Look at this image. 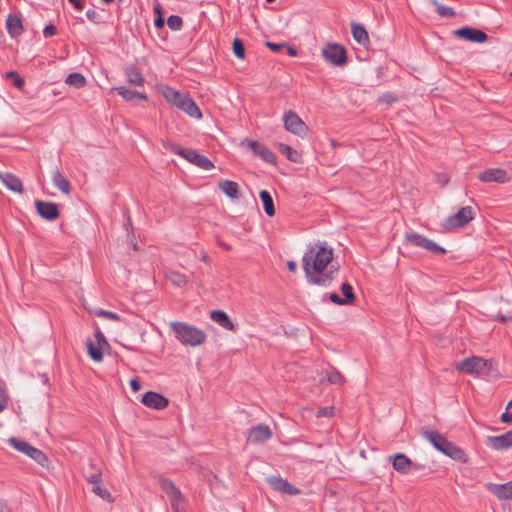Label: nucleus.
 I'll use <instances>...</instances> for the list:
<instances>
[{
    "label": "nucleus",
    "mask_w": 512,
    "mask_h": 512,
    "mask_svg": "<svg viewBox=\"0 0 512 512\" xmlns=\"http://www.w3.org/2000/svg\"><path fill=\"white\" fill-rule=\"evenodd\" d=\"M333 249L327 242H317L309 245L302 258V268L307 282L328 287L335 279L339 266L332 264Z\"/></svg>",
    "instance_id": "obj_1"
},
{
    "label": "nucleus",
    "mask_w": 512,
    "mask_h": 512,
    "mask_svg": "<svg viewBox=\"0 0 512 512\" xmlns=\"http://www.w3.org/2000/svg\"><path fill=\"white\" fill-rule=\"evenodd\" d=\"M422 436L444 455L462 463L467 462L468 459L466 453L460 447L448 441L437 431L425 430L422 432Z\"/></svg>",
    "instance_id": "obj_2"
},
{
    "label": "nucleus",
    "mask_w": 512,
    "mask_h": 512,
    "mask_svg": "<svg viewBox=\"0 0 512 512\" xmlns=\"http://www.w3.org/2000/svg\"><path fill=\"white\" fill-rule=\"evenodd\" d=\"M175 337L183 344L192 347L202 345L207 339L206 333L196 326L184 322H171Z\"/></svg>",
    "instance_id": "obj_3"
},
{
    "label": "nucleus",
    "mask_w": 512,
    "mask_h": 512,
    "mask_svg": "<svg viewBox=\"0 0 512 512\" xmlns=\"http://www.w3.org/2000/svg\"><path fill=\"white\" fill-rule=\"evenodd\" d=\"M8 443L17 451L22 452L33 459L37 464L44 468H49V459L40 449L30 445L27 441L11 437L8 439Z\"/></svg>",
    "instance_id": "obj_4"
},
{
    "label": "nucleus",
    "mask_w": 512,
    "mask_h": 512,
    "mask_svg": "<svg viewBox=\"0 0 512 512\" xmlns=\"http://www.w3.org/2000/svg\"><path fill=\"white\" fill-rule=\"evenodd\" d=\"M321 54L325 61L334 66L342 67L346 65L348 61L345 47L338 43L326 44L323 47Z\"/></svg>",
    "instance_id": "obj_5"
},
{
    "label": "nucleus",
    "mask_w": 512,
    "mask_h": 512,
    "mask_svg": "<svg viewBox=\"0 0 512 512\" xmlns=\"http://www.w3.org/2000/svg\"><path fill=\"white\" fill-rule=\"evenodd\" d=\"M474 211L470 206L462 207L457 213L446 218L442 224L444 231H452L461 228L474 219Z\"/></svg>",
    "instance_id": "obj_6"
},
{
    "label": "nucleus",
    "mask_w": 512,
    "mask_h": 512,
    "mask_svg": "<svg viewBox=\"0 0 512 512\" xmlns=\"http://www.w3.org/2000/svg\"><path fill=\"white\" fill-rule=\"evenodd\" d=\"M405 239L408 243L416 247L423 248L433 255H443L446 253V249L444 247L416 232L406 233Z\"/></svg>",
    "instance_id": "obj_7"
},
{
    "label": "nucleus",
    "mask_w": 512,
    "mask_h": 512,
    "mask_svg": "<svg viewBox=\"0 0 512 512\" xmlns=\"http://www.w3.org/2000/svg\"><path fill=\"white\" fill-rule=\"evenodd\" d=\"M492 363L480 357L465 358L456 365L457 370L468 374H483L488 372Z\"/></svg>",
    "instance_id": "obj_8"
},
{
    "label": "nucleus",
    "mask_w": 512,
    "mask_h": 512,
    "mask_svg": "<svg viewBox=\"0 0 512 512\" xmlns=\"http://www.w3.org/2000/svg\"><path fill=\"white\" fill-rule=\"evenodd\" d=\"M283 121L285 129L294 135L303 137L308 132L305 122L292 110L284 114Z\"/></svg>",
    "instance_id": "obj_9"
},
{
    "label": "nucleus",
    "mask_w": 512,
    "mask_h": 512,
    "mask_svg": "<svg viewBox=\"0 0 512 512\" xmlns=\"http://www.w3.org/2000/svg\"><path fill=\"white\" fill-rule=\"evenodd\" d=\"M454 35L460 39L473 42V43H484L488 36L482 30L464 26L454 31Z\"/></svg>",
    "instance_id": "obj_10"
},
{
    "label": "nucleus",
    "mask_w": 512,
    "mask_h": 512,
    "mask_svg": "<svg viewBox=\"0 0 512 512\" xmlns=\"http://www.w3.org/2000/svg\"><path fill=\"white\" fill-rule=\"evenodd\" d=\"M272 437V430L266 424H258L248 430L247 442L258 444L268 441Z\"/></svg>",
    "instance_id": "obj_11"
},
{
    "label": "nucleus",
    "mask_w": 512,
    "mask_h": 512,
    "mask_svg": "<svg viewBox=\"0 0 512 512\" xmlns=\"http://www.w3.org/2000/svg\"><path fill=\"white\" fill-rule=\"evenodd\" d=\"M180 110L184 111L190 117L201 119L202 113L200 108L197 106L196 102L192 99V97L188 93H183L181 98H179L178 102L175 105Z\"/></svg>",
    "instance_id": "obj_12"
},
{
    "label": "nucleus",
    "mask_w": 512,
    "mask_h": 512,
    "mask_svg": "<svg viewBox=\"0 0 512 512\" xmlns=\"http://www.w3.org/2000/svg\"><path fill=\"white\" fill-rule=\"evenodd\" d=\"M389 459L392 462V467L399 473L406 474L410 470H418L420 465L413 463L405 454L397 453L394 456H390Z\"/></svg>",
    "instance_id": "obj_13"
},
{
    "label": "nucleus",
    "mask_w": 512,
    "mask_h": 512,
    "mask_svg": "<svg viewBox=\"0 0 512 512\" xmlns=\"http://www.w3.org/2000/svg\"><path fill=\"white\" fill-rule=\"evenodd\" d=\"M485 442L493 450H507L512 447V430L499 436H487Z\"/></svg>",
    "instance_id": "obj_14"
},
{
    "label": "nucleus",
    "mask_w": 512,
    "mask_h": 512,
    "mask_svg": "<svg viewBox=\"0 0 512 512\" xmlns=\"http://www.w3.org/2000/svg\"><path fill=\"white\" fill-rule=\"evenodd\" d=\"M35 207L37 213L45 220L54 221L60 216L58 205L54 202L36 200Z\"/></svg>",
    "instance_id": "obj_15"
},
{
    "label": "nucleus",
    "mask_w": 512,
    "mask_h": 512,
    "mask_svg": "<svg viewBox=\"0 0 512 512\" xmlns=\"http://www.w3.org/2000/svg\"><path fill=\"white\" fill-rule=\"evenodd\" d=\"M269 485L276 491L287 495H298L300 490L292 485L288 480L280 476H272L267 478Z\"/></svg>",
    "instance_id": "obj_16"
},
{
    "label": "nucleus",
    "mask_w": 512,
    "mask_h": 512,
    "mask_svg": "<svg viewBox=\"0 0 512 512\" xmlns=\"http://www.w3.org/2000/svg\"><path fill=\"white\" fill-rule=\"evenodd\" d=\"M183 158L204 170H210L214 167V164L210 159H208L205 155L198 153L192 148H187L184 151Z\"/></svg>",
    "instance_id": "obj_17"
},
{
    "label": "nucleus",
    "mask_w": 512,
    "mask_h": 512,
    "mask_svg": "<svg viewBox=\"0 0 512 512\" xmlns=\"http://www.w3.org/2000/svg\"><path fill=\"white\" fill-rule=\"evenodd\" d=\"M142 403L149 408L161 410L168 406L169 401L157 392L148 391L142 396Z\"/></svg>",
    "instance_id": "obj_18"
},
{
    "label": "nucleus",
    "mask_w": 512,
    "mask_h": 512,
    "mask_svg": "<svg viewBox=\"0 0 512 512\" xmlns=\"http://www.w3.org/2000/svg\"><path fill=\"white\" fill-rule=\"evenodd\" d=\"M249 148L253 151V153L260 157L263 161L276 164V156L275 154L268 149L265 145L259 143L258 141H248Z\"/></svg>",
    "instance_id": "obj_19"
},
{
    "label": "nucleus",
    "mask_w": 512,
    "mask_h": 512,
    "mask_svg": "<svg viewBox=\"0 0 512 512\" xmlns=\"http://www.w3.org/2000/svg\"><path fill=\"white\" fill-rule=\"evenodd\" d=\"M487 489L500 500H512V480L504 484L488 483Z\"/></svg>",
    "instance_id": "obj_20"
},
{
    "label": "nucleus",
    "mask_w": 512,
    "mask_h": 512,
    "mask_svg": "<svg viewBox=\"0 0 512 512\" xmlns=\"http://www.w3.org/2000/svg\"><path fill=\"white\" fill-rule=\"evenodd\" d=\"M0 181L3 183L4 186H6L7 189L13 192L20 194L24 192L21 179L10 172L0 171Z\"/></svg>",
    "instance_id": "obj_21"
},
{
    "label": "nucleus",
    "mask_w": 512,
    "mask_h": 512,
    "mask_svg": "<svg viewBox=\"0 0 512 512\" xmlns=\"http://www.w3.org/2000/svg\"><path fill=\"white\" fill-rule=\"evenodd\" d=\"M478 179L482 182L505 183L507 181V173L503 169H487L479 174Z\"/></svg>",
    "instance_id": "obj_22"
},
{
    "label": "nucleus",
    "mask_w": 512,
    "mask_h": 512,
    "mask_svg": "<svg viewBox=\"0 0 512 512\" xmlns=\"http://www.w3.org/2000/svg\"><path fill=\"white\" fill-rule=\"evenodd\" d=\"M6 29L11 38L19 37L24 31L21 17L9 14L6 19Z\"/></svg>",
    "instance_id": "obj_23"
},
{
    "label": "nucleus",
    "mask_w": 512,
    "mask_h": 512,
    "mask_svg": "<svg viewBox=\"0 0 512 512\" xmlns=\"http://www.w3.org/2000/svg\"><path fill=\"white\" fill-rule=\"evenodd\" d=\"M159 484L162 490L169 496L170 501L175 502L177 499H184L183 494L172 480L161 478Z\"/></svg>",
    "instance_id": "obj_24"
},
{
    "label": "nucleus",
    "mask_w": 512,
    "mask_h": 512,
    "mask_svg": "<svg viewBox=\"0 0 512 512\" xmlns=\"http://www.w3.org/2000/svg\"><path fill=\"white\" fill-rule=\"evenodd\" d=\"M210 318L226 330H236V325L230 320L227 313L222 310H212Z\"/></svg>",
    "instance_id": "obj_25"
},
{
    "label": "nucleus",
    "mask_w": 512,
    "mask_h": 512,
    "mask_svg": "<svg viewBox=\"0 0 512 512\" xmlns=\"http://www.w3.org/2000/svg\"><path fill=\"white\" fill-rule=\"evenodd\" d=\"M351 33H352L353 39L359 45L366 47L369 44L370 40H369L368 32L362 24L352 22L351 23Z\"/></svg>",
    "instance_id": "obj_26"
},
{
    "label": "nucleus",
    "mask_w": 512,
    "mask_h": 512,
    "mask_svg": "<svg viewBox=\"0 0 512 512\" xmlns=\"http://www.w3.org/2000/svg\"><path fill=\"white\" fill-rule=\"evenodd\" d=\"M114 90L126 101L147 100V95L145 93L130 89L125 86L116 87Z\"/></svg>",
    "instance_id": "obj_27"
},
{
    "label": "nucleus",
    "mask_w": 512,
    "mask_h": 512,
    "mask_svg": "<svg viewBox=\"0 0 512 512\" xmlns=\"http://www.w3.org/2000/svg\"><path fill=\"white\" fill-rule=\"evenodd\" d=\"M52 182L64 194H70L72 187L67 177L59 170H55L52 174Z\"/></svg>",
    "instance_id": "obj_28"
},
{
    "label": "nucleus",
    "mask_w": 512,
    "mask_h": 512,
    "mask_svg": "<svg viewBox=\"0 0 512 512\" xmlns=\"http://www.w3.org/2000/svg\"><path fill=\"white\" fill-rule=\"evenodd\" d=\"M127 81L135 86H143L145 79L140 71L135 66H129L125 70Z\"/></svg>",
    "instance_id": "obj_29"
},
{
    "label": "nucleus",
    "mask_w": 512,
    "mask_h": 512,
    "mask_svg": "<svg viewBox=\"0 0 512 512\" xmlns=\"http://www.w3.org/2000/svg\"><path fill=\"white\" fill-rule=\"evenodd\" d=\"M278 150L280 151V153L285 155L289 161L294 163L302 162V155L291 146L284 143H279Z\"/></svg>",
    "instance_id": "obj_30"
},
{
    "label": "nucleus",
    "mask_w": 512,
    "mask_h": 512,
    "mask_svg": "<svg viewBox=\"0 0 512 512\" xmlns=\"http://www.w3.org/2000/svg\"><path fill=\"white\" fill-rule=\"evenodd\" d=\"M220 190L228 197L235 199L239 196L238 184L231 180H224L219 183Z\"/></svg>",
    "instance_id": "obj_31"
},
{
    "label": "nucleus",
    "mask_w": 512,
    "mask_h": 512,
    "mask_svg": "<svg viewBox=\"0 0 512 512\" xmlns=\"http://www.w3.org/2000/svg\"><path fill=\"white\" fill-rule=\"evenodd\" d=\"M166 278L174 286L179 287V288L185 287L188 284L187 276L178 271H174V270L167 271Z\"/></svg>",
    "instance_id": "obj_32"
},
{
    "label": "nucleus",
    "mask_w": 512,
    "mask_h": 512,
    "mask_svg": "<svg viewBox=\"0 0 512 512\" xmlns=\"http://www.w3.org/2000/svg\"><path fill=\"white\" fill-rule=\"evenodd\" d=\"M259 197L263 203L265 213L272 217L275 215V207L271 194L267 190H262L259 193Z\"/></svg>",
    "instance_id": "obj_33"
},
{
    "label": "nucleus",
    "mask_w": 512,
    "mask_h": 512,
    "mask_svg": "<svg viewBox=\"0 0 512 512\" xmlns=\"http://www.w3.org/2000/svg\"><path fill=\"white\" fill-rule=\"evenodd\" d=\"M87 351L92 360L100 362L103 359V348L96 345L91 339L86 342Z\"/></svg>",
    "instance_id": "obj_34"
},
{
    "label": "nucleus",
    "mask_w": 512,
    "mask_h": 512,
    "mask_svg": "<svg viewBox=\"0 0 512 512\" xmlns=\"http://www.w3.org/2000/svg\"><path fill=\"white\" fill-rule=\"evenodd\" d=\"M65 83L79 89L84 87L87 81L81 73L73 72L67 76Z\"/></svg>",
    "instance_id": "obj_35"
},
{
    "label": "nucleus",
    "mask_w": 512,
    "mask_h": 512,
    "mask_svg": "<svg viewBox=\"0 0 512 512\" xmlns=\"http://www.w3.org/2000/svg\"><path fill=\"white\" fill-rule=\"evenodd\" d=\"M341 292L343 294V299L346 305H351L355 301V295L353 293V288L349 283H343L341 285Z\"/></svg>",
    "instance_id": "obj_36"
},
{
    "label": "nucleus",
    "mask_w": 512,
    "mask_h": 512,
    "mask_svg": "<svg viewBox=\"0 0 512 512\" xmlns=\"http://www.w3.org/2000/svg\"><path fill=\"white\" fill-rule=\"evenodd\" d=\"M432 4L436 7V11L440 16L447 18L455 16V11L451 7L442 5L436 0H432Z\"/></svg>",
    "instance_id": "obj_37"
},
{
    "label": "nucleus",
    "mask_w": 512,
    "mask_h": 512,
    "mask_svg": "<svg viewBox=\"0 0 512 512\" xmlns=\"http://www.w3.org/2000/svg\"><path fill=\"white\" fill-rule=\"evenodd\" d=\"M90 468L93 470L92 472H86L85 478L88 482L92 484H99L102 479V472L98 468H94L93 464H90Z\"/></svg>",
    "instance_id": "obj_38"
},
{
    "label": "nucleus",
    "mask_w": 512,
    "mask_h": 512,
    "mask_svg": "<svg viewBox=\"0 0 512 512\" xmlns=\"http://www.w3.org/2000/svg\"><path fill=\"white\" fill-rule=\"evenodd\" d=\"M182 94H183L182 92L177 91L170 87H167L166 90L163 92L165 99L168 102H170L171 104H173L174 106L178 102L179 98H181Z\"/></svg>",
    "instance_id": "obj_39"
},
{
    "label": "nucleus",
    "mask_w": 512,
    "mask_h": 512,
    "mask_svg": "<svg viewBox=\"0 0 512 512\" xmlns=\"http://www.w3.org/2000/svg\"><path fill=\"white\" fill-rule=\"evenodd\" d=\"M234 55L239 59L245 58V46L241 39L235 38L232 43Z\"/></svg>",
    "instance_id": "obj_40"
},
{
    "label": "nucleus",
    "mask_w": 512,
    "mask_h": 512,
    "mask_svg": "<svg viewBox=\"0 0 512 512\" xmlns=\"http://www.w3.org/2000/svg\"><path fill=\"white\" fill-rule=\"evenodd\" d=\"M167 25L171 30L178 31L183 27V20L178 15H170L167 19Z\"/></svg>",
    "instance_id": "obj_41"
},
{
    "label": "nucleus",
    "mask_w": 512,
    "mask_h": 512,
    "mask_svg": "<svg viewBox=\"0 0 512 512\" xmlns=\"http://www.w3.org/2000/svg\"><path fill=\"white\" fill-rule=\"evenodd\" d=\"M92 492L99 496L101 499L112 502L111 494L105 487L94 484L92 487Z\"/></svg>",
    "instance_id": "obj_42"
},
{
    "label": "nucleus",
    "mask_w": 512,
    "mask_h": 512,
    "mask_svg": "<svg viewBox=\"0 0 512 512\" xmlns=\"http://www.w3.org/2000/svg\"><path fill=\"white\" fill-rule=\"evenodd\" d=\"M327 380L331 384L341 385L344 383V377L338 370H331L327 372Z\"/></svg>",
    "instance_id": "obj_43"
},
{
    "label": "nucleus",
    "mask_w": 512,
    "mask_h": 512,
    "mask_svg": "<svg viewBox=\"0 0 512 512\" xmlns=\"http://www.w3.org/2000/svg\"><path fill=\"white\" fill-rule=\"evenodd\" d=\"M5 76L14 80L13 84L16 88L22 89L24 87L25 80L16 71H8Z\"/></svg>",
    "instance_id": "obj_44"
},
{
    "label": "nucleus",
    "mask_w": 512,
    "mask_h": 512,
    "mask_svg": "<svg viewBox=\"0 0 512 512\" xmlns=\"http://www.w3.org/2000/svg\"><path fill=\"white\" fill-rule=\"evenodd\" d=\"M164 147L167 150L171 151L172 153L180 155L181 157L184 156V151L187 149V148H184V147L180 146L177 143L170 142V141L165 142L164 143Z\"/></svg>",
    "instance_id": "obj_45"
},
{
    "label": "nucleus",
    "mask_w": 512,
    "mask_h": 512,
    "mask_svg": "<svg viewBox=\"0 0 512 512\" xmlns=\"http://www.w3.org/2000/svg\"><path fill=\"white\" fill-rule=\"evenodd\" d=\"M96 315L97 316H101V317H105L109 320H113V321H118L120 320V317L118 316V314L114 313V312H111V311H107V310H99L96 312Z\"/></svg>",
    "instance_id": "obj_46"
},
{
    "label": "nucleus",
    "mask_w": 512,
    "mask_h": 512,
    "mask_svg": "<svg viewBox=\"0 0 512 512\" xmlns=\"http://www.w3.org/2000/svg\"><path fill=\"white\" fill-rule=\"evenodd\" d=\"M95 339H96V342L98 346H100V348H106V347H109V344L104 336V334L101 332V331H96L95 332Z\"/></svg>",
    "instance_id": "obj_47"
},
{
    "label": "nucleus",
    "mask_w": 512,
    "mask_h": 512,
    "mask_svg": "<svg viewBox=\"0 0 512 512\" xmlns=\"http://www.w3.org/2000/svg\"><path fill=\"white\" fill-rule=\"evenodd\" d=\"M271 51L279 53L286 47V43H274L267 41L265 44Z\"/></svg>",
    "instance_id": "obj_48"
},
{
    "label": "nucleus",
    "mask_w": 512,
    "mask_h": 512,
    "mask_svg": "<svg viewBox=\"0 0 512 512\" xmlns=\"http://www.w3.org/2000/svg\"><path fill=\"white\" fill-rule=\"evenodd\" d=\"M56 33H57V29H56L55 25H53V24L46 25L43 30V35L46 38L52 37V36L56 35Z\"/></svg>",
    "instance_id": "obj_49"
},
{
    "label": "nucleus",
    "mask_w": 512,
    "mask_h": 512,
    "mask_svg": "<svg viewBox=\"0 0 512 512\" xmlns=\"http://www.w3.org/2000/svg\"><path fill=\"white\" fill-rule=\"evenodd\" d=\"M334 408L333 407H323L319 409L318 415L323 417H331L333 416Z\"/></svg>",
    "instance_id": "obj_50"
},
{
    "label": "nucleus",
    "mask_w": 512,
    "mask_h": 512,
    "mask_svg": "<svg viewBox=\"0 0 512 512\" xmlns=\"http://www.w3.org/2000/svg\"><path fill=\"white\" fill-rule=\"evenodd\" d=\"M329 299H330L333 303H335V304H337V305H346V303L344 302V299H343V298H341L337 293H331V294L329 295Z\"/></svg>",
    "instance_id": "obj_51"
},
{
    "label": "nucleus",
    "mask_w": 512,
    "mask_h": 512,
    "mask_svg": "<svg viewBox=\"0 0 512 512\" xmlns=\"http://www.w3.org/2000/svg\"><path fill=\"white\" fill-rule=\"evenodd\" d=\"M183 500L184 499H177V500H175V502L170 501L171 507L175 512H183V507L181 506V503L183 502Z\"/></svg>",
    "instance_id": "obj_52"
},
{
    "label": "nucleus",
    "mask_w": 512,
    "mask_h": 512,
    "mask_svg": "<svg viewBox=\"0 0 512 512\" xmlns=\"http://www.w3.org/2000/svg\"><path fill=\"white\" fill-rule=\"evenodd\" d=\"M496 319L501 323H506L508 321H512V312L508 313L506 315L504 314H498Z\"/></svg>",
    "instance_id": "obj_53"
},
{
    "label": "nucleus",
    "mask_w": 512,
    "mask_h": 512,
    "mask_svg": "<svg viewBox=\"0 0 512 512\" xmlns=\"http://www.w3.org/2000/svg\"><path fill=\"white\" fill-rule=\"evenodd\" d=\"M86 16L87 18L92 21V22H97V19H98V13L93 10V9H89L86 11Z\"/></svg>",
    "instance_id": "obj_54"
},
{
    "label": "nucleus",
    "mask_w": 512,
    "mask_h": 512,
    "mask_svg": "<svg viewBox=\"0 0 512 512\" xmlns=\"http://www.w3.org/2000/svg\"><path fill=\"white\" fill-rule=\"evenodd\" d=\"M501 421L503 423H512V414L507 409L506 412L501 415Z\"/></svg>",
    "instance_id": "obj_55"
},
{
    "label": "nucleus",
    "mask_w": 512,
    "mask_h": 512,
    "mask_svg": "<svg viewBox=\"0 0 512 512\" xmlns=\"http://www.w3.org/2000/svg\"><path fill=\"white\" fill-rule=\"evenodd\" d=\"M165 21L162 15L157 16L154 20V26L158 29L164 27Z\"/></svg>",
    "instance_id": "obj_56"
},
{
    "label": "nucleus",
    "mask_w": 512,
    "mask_h": 512,
    "mask_svg": "<svg viewBox=\"0 0 512 512\" xmlns=\"http://www.w3.org/2000/svg\"><path fill=\"white\" fill-rule=\"evenodd\" d=\"M130 387H131L132 391L137 392V391L140 390L141 384H140V382L137 379H131L130 380Z\"/></svg>",
    "instance_id": "obj_57"
},
{
    "label": "nucleus",
    "mask_w": 512,
    "mask_h": 512,
    "mask_svg": "<svg viewBox=\"0 0 512 512\" xmlns=\"http://www.w3.org/2000/svg\"><path fill=\"white\" fill-rule=\"evenodd\" d=\"M284 50L287 51V55L290 57H296L298 55L297 49L292 46H288L287 44H286V47L284 48Z\"/></svg>",
    "instance_id": "obj_58"
},
{
    "label": "nucleus",
    "mask_w": 512,
    "mask_h": 512,
    "mask_svg": "<svg viewBox=\"0 0 512 512\" xmlns=\"http://www.w3.org/2000/svg\"><path fill=\"white\" fill-rule=\"evenodd\" d=\"M77 10L81 11L84 8L83 0H68Z\"/></svg>",
    "instance_id": "obj_59"
},
{
    "label": "nucleus",
    "mask_w": 512,
    "mask_h": 512,
    "mask_svg": "<svg viewBox=\"0 0 512 512\" xmlns=\"http://www.w3.org/2000/svg\"><path fill=\"white\" fill-rule=\"evenodd\" d=\"M287 267H288L289 271H291L292 273L297 272V264L294 261H288Z\"/></svg>",
    "instance_id": "obj_60"
},
{
    "label": "nucleus",
    "mask_w": 512,
    "mask_h": 512,
    "mask_svg": "<svg viewBox=\"0 0 512 512\" xmlns=\"http://www.w3.org/2000/svg\"><path fill=\"white\" fill-rule=\"evenodd\" d=\"M7 407V398L0 394V412H2Z\"/></svg>",
    "instance_id": "obj_61"
},
{
    "label": "nucleus",
    "mask_w": 512,
    "mask_h": 512,
    "mask_svg": "<svg viewBox=\"0 0 512 512\" xmlns=\"http://www.w3.org/2000/svg\"><path fill=\"white\" fill-rule=\"evenodd\" d=\"M153 9L154 13L157 14V16L162 15V7L159 4L155 5Z\"/></svg>",
    "instance_id": "obj_62"
},
{
    "label": "nucleus",
    "mask_w": 512,
    "mask_h": 512,
    "mask_svg": "<svg viewBox=\"0 0 512 512\" xmlns=\"http://www.w3.org/2000/svg\"><path fill=\"white\" fill-rule=\"evenodd\" d=\"M5 508H6L5 501L0 499V512H4Z\"/></svg>",
    "instance_id": "obj_63"
},
{
    "label": "nucleus",
    "mask_w": 512,
    "mask_h": 512,
    "mask_svg": "<svg viewBox=\"0 0 512 512\" xmlns=\"http://www.w3.org/2000/svg\"><path fill=\"white\" fill-rule=\"evenodd\" d=\"M102 1H103L104 3H106V4H110V3L114 2L115 0H102Z\"/></svg>",
    "instance_id": "obj_64"
}]
</instances>
